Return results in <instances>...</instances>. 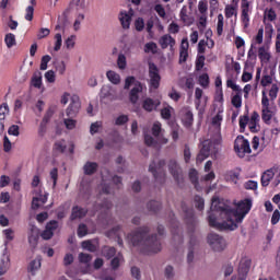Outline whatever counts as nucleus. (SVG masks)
Instances as JSON below:
<instances>
[{"label":"nucleus","mask_w":280,"mask_h":280,"mask_svg":"<svg viewBox=\"0 0 280 280\" xmlns=\"http://www.w3.org/2000/svg\"><path fill=\"white\" fill-rule=\"evenodd\" d=\"M135 27L137 32H143V30L145 28V22L143 21V18H138L135 21Z\"/></svg>","instance_id":"6e6d98bb"},{"label":"nucleus","mask_w":280,"mask_h":280,"mask_svg":"<svg viewBox=\"0 0 280 280\" xmlns=\"http://www.w3.org/2000/svg\"><path fill=\"white\" fill-rule=\"evenodd\" d=\"M164 165H166L165 160H159L158 162L153 161L149 165V172L153 174V177L156 180V183H165V172L162 171Z\"/></svg>","instance_id":"39448f33"},{"label":"nucleus","mask_w":280,"mask_h":280,"mask_svg":"<svg viewBox=\"0 0 280 280\" xmlns=\"http://www.w3.org/2000/svg\"><path fill=\"white\" fill-rule=\"evenodd\" d=\"M10 269V256H2L1 262H0V277L5 275L8 270Z\"/></svg>","instance_id":"c85d7f7f"},{"label":"nucleus","mask_w":280,"mask_h":280,"mask_svg":"<svg viewBox=\"0 0 280 280\" xmlns=\"http://www.w3.org/2000/svg\"><path fill=\"white\" fill-rule=\"evenodd\" d=\"M113 203L108 200H105L103 203H98L94 206V211H102V209H110Z\"/></svg>","instance_id":"5fc2aeb1"},{"label":"nucleus","mask_w":280,"mask_h":280,"mask_svg":"<svg viewBox=\"0 0 280 280\" xmlns=\"http://www.w3.org/2000/svg\"><path fill=\"white\" fill-rule=\"evenodd\" d=\"M55 150L61 154L67 151V142L65 140H59L55 143Z\"/></svg>","instance_id":"de8ad7c7"},{"label":"nucleus","mask_w":280,"mask_h":280,"mask_svg":"<svg viewBox=\"0 0 280 280\" xmlns=\"http://www.w3.org/2000/svg\"><path fill=\"white\" fill-rule=\"evenodd\" d=\"M141 91H143V85H141L140 82H136L135 88H132L129 93L131 104H137V102H139V93H141Z\"/></svg>","instance_id":"6ab92c4d"},{"label":"nucleus","mask_w":280,"mask_h":280,"mask_svg":"<svg viewBox=\"0 0 280 280\" xmlns=\"http://www.w3.org/2000/svg\"><path fill=\"white\" fill-rule=\"evenodd\" d=\"M211 248L214 253H222L226 248V241L219 234L211 235Z\"/></svg>","instance_id":"9d476101"},{"label":"nucleus","mask_w":280,"mask_h":280,"mask_svg":"<svg viewBox=\"0 0 280 280\" xmlns=\"http://www.w3.org/2000/svg\"><path fill=\"white\" fill-rule=\"evenodd\" d=\"M225 16L231 19L232 16H237V2L233 0L232 4L225 7Z\"/></svg>","instance_id":"a878e982"},{"label":"nucleus","mask_w":280,"mask_h":280,"mask_svg":"<svg viewBox=\"0 0 280 280\" xmlns=\"http://www.w3.org/2000/svg\"><path fill=\"white\" fill-rule=\"evenodd\" d=\"M149 77L150 84L153 89H159L161 84V74H159V68L154 63H149Z\"/></svg>","instance_id":"6e6552de"},{"label":"nucleus","mask_w":280,"mask_h":280,"mask_svg":"<svg viewBox=\"0 0 280 280\" xmlns=\"http://www.w3.org/2000/svg\"><path fill=\"white\" fill-rule=\"evenodd\" d=\"M4 42H5L7 47L10 49V48L14 47V45H16V37L14 36V34L9 33L5 35Z\"/></svg>","instance_id":"e433bc0d"},{"label":"nucleus","mask_w":280,"mask_h":280,"mask_svg":"<svg viewBox=\"0 0 280 280\" xmlns=\"http://www.w3.org/2000/svg\"><path fill=\"white\" fill-rule=\"evenodd\" d=\"M81 107H82V104L80 103V96L72 95L70 105L66 110L67 117H75V115L80 113Z\"/></svg>","instance_id":"1a4fd4ad"},{"label":"nucleus","mask_w":280,"mask_h":280,"mask_svg":"<svg viewBox=\"0 0 280 280\" xmlns=\"http://www.w3.org/2000/svg\"><path fill=\"white\" fill-rule=\"evenodd\" d=\"M86 9V0H71L66 12H71V10H75L80 12L81 10Z\"/></svg>","instance_id":"aec40b11"},{"label":"nucleus","mask_w":280,"mask_h":280,"mask_svg":"<svg viewBox=\"0 0 280 280\" xmlns=\"http://www.w3.org/2000/svg\"><path fill=\"white\" fill-rule=\"evenodd\" d=\"M167 168L177 185L180 186V185H183V183H185V176L183 175V168L180 167V164H178V161H176L175 159L168 160Z\"/></svg>","instance_id":"20e7f679"},{"label":"nucleus","mask_w":280,"mask_h":280,"mask_svg":"<svg viewBox=\"0 0 280 280\" xmlns=\"http://www.w3.org/2000/svg\"><path fill=\"white\" fill-rule=\"evenodd\" d=\"M20 128L18 125H12L9 130H8V133L13 136V137H19L21 135V132L19 131Z\"/></svg>","instance_id":"0e129e2a"},{"label":"nucleus","mask_w":280,"mask_h":280,"mask_svg":"<svg viewBox=\"0 0 280 280\" xmlns=\"http://www.w3.org/2000/svg\"><path fill=\"white\" fill-rule=\"evenodd\" d=\"M194 202H195L196 209H198L199 211H202V209H205V199L202 197L195 196Z\"/></svg>","instance_id":"09e8293b"},{"label":"nucleus","mask_w":280,"mask_h":280,"mask_svg":"<svg viewBox=\"0 0 280 280\" xmlns=\"http://www.w3.org/2000/svg\"><path fill=\"white\" fill-rule=\"evenodd\" d=\"M92 259H93V256H91L90 254H84V253L79 254L80 264H91Z\"/></svg>","instance_id":"603ef678"},{"label":"nucleus","mask_w":280,"mask_h":280,"mask_svg":"<svg viewBox=\"0 0 280 280\" xmlns=\"http://www.w3.org/2000/svg\"><path fill=\"white\" fill-rule=\"evenodd\" d=\"M103 97H108L112 102L119 100V95H117V89L110 85H104L101 90Z\"/></svg>","instance_id":"4468645a"},{"label":"nucleus","mask_w":280,"mask_h":280,"mask_svg":"<svg viewBox=\"0 0 280 280\" xmlns=\"http://www.w3.org/2000/svg\"><path fill=\"white\" fill-rule=\"evenodd\" d=\"M265 19H268V21H275L277 19V13L273 9H266Z\"/></svg>","instance_id":"bf43d9fd"},{"label":"nucleus","mask_w":280,"mask_h":280,"mask_svg":"<svg viewBox=\"0 0 280 280\" xmlns=\"http://www.w3.org/2000/svg\"><path fill=\"white\" fill-rule=\"evenodd\" d=\"M89 233V230L86 228V224H80L78 228V236L79 237H84Z\"/></svg>","instance_id":"69168bd1"},{"label":"nucleus","mask_w":280,"mask_h":280,"mask_svg":"<svg viewBox=\"0 0 280 280\" xmlns=\"http://www.w3.org/2000/svg\"><path fill=\"white\" fill-rule=\"evenodd\" d=\"M56 43H55V51H60V48L62 47V35L60 33H57L55 35Z\"/></svg>","instance_id":"4d7b16f0"},{"label":"nucleus","mask_w":280,"mask_h":280,"mask_svg":"<svg viewBox=\"0 0 280 280\" xmlns=\"http://www.w3.org/2000/svg\"><path fill=\"white\" fill-rule=\"evenodd\" d=\"M278 93H279V86L277 84H272L269 91V97L271 102H275V98L277 97Z\"/></svg>","instance_id":"052dcab7"},{"label":"nucleus","mask_w":280,"mask_h":280,"mask_svg":"<svg viewBox=\"0 0 280 280\" xmlns=\"http://www.w3.org/2000/svg\"><path fill=\"white\" fill-rule=\"evenodd\" d=\"M252 202L249 199L240 201L235 208L231 201L213 196L211 200L212 218L211 226L218 231H235L237 224L246 218L250 211Z\"/></svg>","instance_id":"f257e3e1"},{"label":"nucleus","mask_w":280,"mask_h":280,"mask_svg":"<svg viewBox=\"0 0 280 280\" xmlns=\"http://www.w3.org/2000/svg\"><path fill=\"white\" fill-rule=\"evenodd\" d=\"M184 213H185V220L188 225V229L191 233H194V229L196 228V218L194 217V210L192 209H187L183 207Z\"/></svg>","instance_id":"2eb2a0df"},{"label":"nucleus","mask_w":280,"mask_h":280,"mask_svg":"<svg viewBox=\"0 0 280 280\" xmlns=\"http://www.w3.org/2000/svg\"><path fill=\"white\" fill-rule=\"evenodd\" d=\"M223 30H224V15L219 14L218 15V24H217L218 36H222Z\"/></svg>","instance_id":"a19ab883"},{"label":"nucleus","mask_w":280,"mask_h":280,"mask_svg":"<svg viewBox=\"0 0 280 280\" xmlns=\"http://www.w3.org/2000/svg\"><path fill=\"white\" fill-rule=\"evenodd\" d=\"M273 116H275V113L270 110V107L262 108V114H261L262 121L268 124V121H270V119H272Z\"/></svg>","instance_id":"c9c22d12"},{"label":"nucleus","mask_w":280,"mask_h":280,"mask_svg":"<svg viewBox=\"0 0 280 280\" xmlns=\"http://www.w3.org/2000/svg\"><path fill=\"white\" fill-rule=\"evenodd\" d=\"M209 156H211V140H205L197 155V163H202L206 159H209Z\"/></svg>","instance_id":"9b49d317"},{"label":"nucleus","mask_w":280,"mask_h":280,"mask_svg":"<svg viewBox=\"0 0 280 280\" xmlns=\"http://www.w3.org/2000/svg\"><path fill=\"white\" fill-rule=\"evenodd\" d=\"M83 171L86 176H93V174L97 172V163L86 162L83 166Z\"/></svg>","instance_id":"bb28decb"},{"label":"nucleus","mask_w":280,"mask_h":280,"mask_svg":"<svg viewBox=\"0 0 280 280\" xmlns=\"http://www.w3.org/2000/svg\"><path fill=\"white\" fill-rule=\"evenodd\" d=\"M31 84L35 89H40V86H43V73L40 71L34 72L31 79Z\"/></svg>","instance_id":"b1692460"},{"label":"nucleus","mask_w":280,"mask_h":280,"mask_svg":"<svg viewBox=\"0 0 280 280\" xmlns=\"http://www.w3.org/2000/svg\"><path fill=\"white\" fill-rule=\"evenodd\" d=\"M260 84L262 86H268L272 84V77L270 74H265L260 81Z\"/></svg>","instance_id":"338daca9"},{"label":"nucleus","mask_w":280,"mask_h":280,"mask_svg":"<svg viewBox=\"0 0 280 280\" xmlns=\"http://www.w3.org/2000/svg\"><path fill=\"white\" fill-rule=\"evenodd\" d=\"M250 264H253V260H250V258L246 256L241 258L238 265V280H246V276L250 271Z\"/></svg>","instance_id":"0eeeda50"},{"label":"nucleus","mask_w":280,"mask_h":280,"mask_svg":"<svg viewBox=\"0 0 280 280\" xmlns=\"http://www.w3.org/2000/svg\"><path fill=\"white\" fill-rule=\"evenodd\" d=\"M159 45L161 46L162 49H167L168 47L171 49H174V46L176 45V39L172 37L170 34H165L159 39Z\"/></svg>","instance_id":"dca6fc26"},{"label":"nucleus","mask_w":280,"mask_h":280,"mask_svg":"<svg viewBox=\"0 0 280 280\" xmlns=\"http://www.w3.org/2000/svg\"><path fill=\"white\" fill-rule=\"evenodd\" d=\"M198 10L201 14L199 16V24L202 27H206L207 26V10H208L207 1H205V0L200 1L198 4Z\"/></svg>","instance_id":"f3484780"},{"label":"nucleus","mask_w":280,"mask_h":280,"mask_svg":"<svg viewBox=\"0 0 280 280\" xmlns=\"http://www.w3.org/2000/svg\"><path fill=\"white\" fill-rule=\"evenodd\" d=\"M189 178L192 185H195V189H197V191H200L201 188L198 185V171H196L195 168H191L189 171Z\"/></svg>","instance_id":"473e14b6"},{"label":"nucleus","mask_w":280,"mask_h":280,"mask_svg":"<svg viewBox=\"0 0 280 280\" xmlns=\"http://www.w3.org/2000/svg\"><path fill=\"white\" fill-rule=\"evenodd\" d=\"M40 261H43V258L38 256L28 264L27 272H31L33 277L36 275V272H38V270H40Z\"/></svg>","instance_id":"412c9836"},{"label":"nucleus","mask_w":280,"mask_h":280,"mask_svg":"<svg viewBox=\"0 0 280 280\" xmlns=\"http://www.w3.org/2000/svg\"><path fill=\"white\" fill-rule=\"evenodd\" d=\"M124 124H128V115H120L116 118V126H124Z\"/></svg>","instance_id":"e2e57ef3"},{"label":"nucleus","mask_w":280,"mask_h":280,"mask_svg":"<svg viewBox=\"0 0 280 280\" xmlns=\"http://www.w3.org/2000/svg\"><path fill=\"white\" fill-rule=\"evenodd\" d=\"M107 79L109 80V82H112V84H120L121 82V77L119 75V73L113 71V70H108L106 72Z\"/></svg>","instance_id":"7c9ffc66"},{"label":"nucleus","mask_w":280,"mask_h":280,"mask_svg":"<svg viewBox=\"0 0 280 280\" xmlns=\"http://www.w3.org/2000/svg\"><path fill=\"white\" fill-rule=\"evenodd\" d=\"M183 124L189 128V126H191V124H194V114H191V112H186L185 115L182 118Z\"/></svg>","instance_id":"4c0bfd02"},{"label":"nucleus","mask_w":280,"mask_h":280,"mask_svg":"<svg viewBox=\"0 0 280 280\" xmlns=\"http://www.w3.org/2000/svg\"><path fill=\"white\" fill-rule=\"evenodd\" d=\"M82 248L85 250H89L90 253H95L97 250V247L91 242V241H84L81 243Z\"/></svg>","instance_id":"49530a36"},{"label":"nucleus","mask_w":280,"mask_h":280,"mask_svg":"<svg viewBox=\"0 0 280 280\" xmlns=\"http://www.w3.org/2000/svg\"><path fill=\"white\" fill-rule=\"evenodd\" d=\"M117 67L121 71H124V69H126V67H128V62L126 61V55H124V54L118 55Z\"/></svg>","instance_id":"58836bf2"},{"label":"nucleus","mask_w":280,"mask_h":280,"mask_svg":"<svg viewBox=\"0 0 280 280\" xmlns=\"http://www.w3.org/2000/svg\"><path fill=\"white\" fill-rule=\"evenodd\" d=\"M175 275L176 272L174 271V267H172V265H167L164 269L165 279H172Z\"/></svg>","instance_id":"3c124183"},{"label":"nucleus","mask_w":280,"mask_h":280,"mask_svg":"<svg viewBox=\"0 0 280 280\" xmlns=\"http://www.w3.org/2000/svg\"><path fill=\"white\" fill-rule=\"evenodd\" d=\"M179 135H180V127L178 125L173 126L172 132H171L173 141H176Z\"/></svg>","instance_id":"680f3d73"},{"label":"nucleus","mask_w":280,"mask_h":280,"mask_svg":"<svg viewBox=\"0 0 280 280\" xmlns=\"http://www.w3.org/2000/svg\"><path fill=\"white\" fill-rule=\"evenodd\" d=\"M222 112H219L211 121V126L214 129V135L212 137V156L213 159H218L220 154V150H222V133H221V126H222Z\"/></svg>","instance_id":"7ed1b4c3"},{"label":"nucleus","mask_w":280,"mask_h":280,"mask_svg":"<svg viewBox=\"0 0 280 280\" xmlns=\"http://www.w3.org/2000/svg\"><path fill=\"white\" fill-rule=\"evenodd\" d=\"M86 213L88 211L84 208H80L78 206L73 207L70 215V220H78V219L84 218Z\"/></svg>","instance_id":"5701e85b"},{"label":"nucleus","mask_w":280,"mask_h":280,"mask_svg":"<svg viewBox=\"0 0 280 280\" xmlns=\"http://www.w3.org/2000/svg\"><path fill=\"white\" fill-rule=\"evenodd\" d=\"M120 231H121V225H116L107 233V235L108 237H113V235H116L118 246H124V240H121V236H119Z\"/></svg>","instance_id":"cd10ccee"},{"label":"nucleus","mask_w":280,"mask_h":280,"mask_svg":"<svg viewBox=\"0 0 280 280\" xmlns=\"http://www.w3.org/2000/svg\"><path fill=\"white\" fill-rule=\"evenodd\" d=\"M121 261H124V256H121V254H118L117 256H115L110 261V266H112L113 270H117V268H119Z\"/></svg>","instance_id":"ea45409f"},{"label":"nucleus","mask_w":280,"mask_h":280,"mask_svg":"<svg viewBox=\"0 0 280 280\" xmlns=\"http://www.w3.org/2000/svg\"><path fill=\"white\" fill-rule=\"evenodd\" d=\"M10 113V107L5 103L0 106V121L5 120V115Z\"/></svg>","instance_id":"864d4df0"},{"label":"nucleus","mask_w":280,"mask_h":280,"mask_svg":"<svg viewBox=\"0 0 280 280\" xmlns=\"http://www.w3.org/2000/svg\"><path fill=\"white\" fill-rule=\"evenodd\" d=\"M127 240L130 244L144 255H156L161 253V241L156 234H150V228H138L129 233Z\"/></svg>","instance_id":"f03ea898"},{"label":"nucleus","mask_w":280,"mask_h":280,"mask_svg":"<svg viewBox=\"0 0 280 280\" xmlns=\"http://www.w3.org/2000/svg\"><path fill=\"white\" fill-rule=\"evenodd\" d=\"M117 253V250L115 249V247H108L105 246L103 248V255L104 257H106L107 259H112V257H115V254Z\"/></svg>","instance_id":"79ce46f5"},{"label":"nucleus","mask_w":280,"mask_h":280,"mask_svg":"<svg viewBox=\"0 0 280 280\" xmlns=\"http://www.w3.org/2000/svg\"><path fill=\"white\" fill-rule=\"evenodd\" d=\"M55 69L59 72V75H65V71H67V65L65 61H56Z\"/></svg>","instance_id":"a18cd8bd"},{"label":"nucleus","mask_w":280,"mask_h":280,"mask_svg":"<svg viewBox=\"0 0 280 280\" xmlns=\"http://www.w3.org/2000/svg\"><path fill=\"white\" fill-rule=\"evenodd\" d=\"M242 22L244 23V27H248V23L250 22V18L248 13L250 12V2L248 0H242Z\"/></svg>","instance_id":"ddd939ff"},{"label":"nucleus","mask_w":280,"mask_h":280,"mask_svg":"<svg viewBox=\"0 0 280 280\" xmlns=\"http://www.w3.org/2000/svg\"><path fill=\"white\" fill-rule=\"evenodd\" d=\"M258 58L261 62H270V52L266 49V47H260L258 49Z\"/></svg>","instance_id":"72a5a7b5"},{"label":"nucleus","mask_w":280,"mask_h":280,"mask_svg":"<svg viewBox=\"0 0 280 280\" xmlns=\"http://www.w3.org/2000/svg\"><path fill=\"white\" fill-rule=\"evenodd\" d=\"M275 178V170H267L261 176V185L262 187H268L270 185V180Z\"/></svg>","instance_id":"393cba45"},{"label":"nucleus","mask_w":280,"mask_h":280,"mask_svg":"<svg viewBox=\"0 0 280 280\" xmlns=\"http://www.w3.org/2000/svg\"><path fill=\"white\" fill-rule=\"evenodd\" d=\"M44 78L47 80V82L54 84V82H56V72H54V70H49L44 74Z\"/></svg>","instance_id":"13d9d810"},{"label":"nucleus","mask_w":280,"mask_h":280,"mask_svg":"<svg viewBox=\"0 0 280 280\" xmlns=\"http://www.w3.org/2000/svg\"><path fill=\"white\" fill-rule=\"evenodd\" d=\"M161 106V101L159 100H152V98H145L142 102V108L147 110V113H152V110H156Z\"/></svg>","instance_id":"a211bd4d"},{"label":"nucleus","mask_w":280,"mask_h":280,"mask_svg":"<svg viewBox=\"0 0 280 280\" xmlns=\"http://www.w3.org/2000/svg\"><path fill=\"white\" fill-rule=\"evenodd\" d=\"M131 277L137 280H141V269L139 267H131Z\"/></svg>","instance_id":"774afa93"},{"label":"nucleus","mask_w":280,"mask_h":280,"mask_svg":"<svg viewBox=\"0 0 280 280\" xmlns=\"http://www.w3.org/2000/svg\"><path fill=\"white\" fill-rule=\"evenodd\" d=\"M189 244H190V246L188 248L187 262L192 264L194 262V246H196V237L191 236Z\"/></svg>","instance_id":"2f4dec72"},{"label":"nucleus","mask_w":280,"mask_h":280,"mask_svg":"<svg viewBox=\"0 0 280 280\" xmlns=\"http://www.w3.org/2000/svg\"><path fill=\"white\" fill-rule=\"evenodd\" d=\"M39 235H40V232L38 231V228H36V225H30L28 244L31 248H36V246H38Z\"/></svg>","instance_id":"f8f14e48"},{"label":"nucleus","mask_w":280,"mask_h":280,"mask_svg":"<svg viewBox=\"0 0 280 280\" xmlns=\"http://www.w3.org/2000/svg\"><path fill=\"white\" fill-rule=\"evenodd\" d=\"M47 202V195L34 197L32 201V209H40Z\"/></svg>","instance_id":"c756f323"},{"label":"nucleus","mask_w":280,"mask_h":280,"mask_svg":"<svg viewBox=\"0 0 280 280\" xmlns=\"http://www.w3.org/2000/svg\"><path fill=\"white\" fill-rule=\"evenodd\" d=\"M51 61V56L49 55H45L42 57V61H40V71H47V65Z\"/></svg>","instance_id":"8fccbe9b"},{"label":"nucleus","mask_w":280,"mask_h":280,"mask_svg":"<svg viewBox=\"0 0 280 280\" xmlns=\"http://www.w3.org/2000/svg\"><path fill=\"white\" fill-rule=\"evenodd\" d=\"M234 150L240 159H244L246 154H250V142L244 139V136H238L234 141Z\"/></svg>","instance_id":"423d86ee"},{"label":"nucleus","mask_w":280,"mask_h":280,"mask_svg":"<svg viewBox=\"0 0 280 280\" xmlns=\"http://www.w3.org/2000/svg\"><path fill=\"white\" fill-rule=\"evenodd\" d=\"M119 21L124 30H130V23L132 21V10H130L129 13L121 12L119 16Z\"/></svg>","instance_id":"4be33fe9"},{"label":"nucleus","mask_w":280,"mask_h":280,"mask_svg":"<svg viewBox=\"0 0 280 280\" xmlns=\"http://www.w3.org/2000/svg\"><path fill=\"white\" fill-rule=\"evenodd\" d=\"M232 105L234 108H242V92H238L232 97Z\"/></svg>","instance_id":"c03bdc74"},{"label":"nucleus","mask_w":280,"mask_h":280,"mask_svg":"<svg viewBox=\"0 0 280 280\" xmlns=\"http://www.w3.org/2000/svg\"><path fill=\"white\" fill-rule=\"evenodd\" d=\"M147 209H148V211H150L151 213H156L158 211L161 210V202L155 201V200L149 201V202L147 203Z\"/></svg>","instance_id":"f704fd0d"},{"label":"nucleus","mask_w":280,"mask_h":280,"mask_svg":"<svg viewBox=\"0 0 280 280\" xmlns=\"http://www.w3.org/2000/svg\"><path fill=\"white\" fill-rule=\"evenodd\" d=\"M152 135L153 137H161L162 132H163V128L161 127V122L155 121L152 126Z\"/></svg>","instance_id":"37998d69"}]
</instances>
